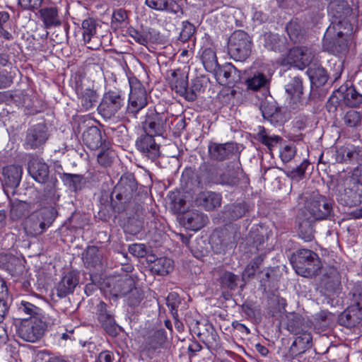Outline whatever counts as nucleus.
<instances>
[{
  "instance_id": "9d476101",
  "label": "nucleus",
  "mask_w": 362,
  "mask_h": 362,
  "mask_svg": "<svg viewBox=\"0 0 362 362\" xmlns=\"http://www.w3.org/2000/svg\"><path fill=\"white\" fill-rule=\"evenodd\" d=\"M211 177L214 183L234 187L240 182L242 171L237 163H230L225 168L215 167L210 170Z\"/></svg>"
},
{
  "instance_id": "13d9d810",
  "label": "nucleus",
  "mask_w": 362,
  "mask_h": 362,
  "mask_svg": "<svg viewBox=\"0 0 362 362\" xmlns=\"http://www.w3.org/2000/svg\"><path fill=\"white\" fill-rule=\"evenodd\" d=\"M18 69L11 68L10 71L3 70L0 71V88L9 87L13 83V79Z\"/></svg>"
},
{
  "instance_id": "e433bc0d",
  "label": "nucleus",
  "mask_w": 362,
  "mask_h": 362,
  "mask_svg": "<svg viewBox=\"0 0 362 362\" xmlns=\"http://www.w3.org/2000/svg\"><path fill=\"white\" fill-rule=\"evenodd\" d=\"M264 47L274 52H282L286 48L285 40L278 35L267 33L264 35Z\"/></svg>"
},
{
  "instance_id": "69168bd1",
  "label": "nucleus",
  "mask_w": 362,
  "mask_h": 362,
  "mask_svg": "<svg viewBox=\"0 0 362 362\" xmlns=\"http://www.w3.org/2000/svg\"><path fill=\"white\" fill-rule=\"evenodd\" d=\"M127 34L131 37L135 42L140 45H146L148 42L147 35L139 30L129 28L127 30Z\"/></svg>"
},
{
  "instance_id": "8fccbe9b",
  "label": "nucleus",
  "mask_w": 362,
  "mask_h": 362,
  "mask_svg": "<svg viewBox=\"0 0 362 362\" xmlns=\"http://www.w3.org/2000/svg\"><path fill=\"white\" fill-rule=\"evenodd\" d=\"M239 276L230 272H224L220 277V284L222 287L230 290H235L238 287Z\"/></svg>"
},
{
  "instance_id": "603ef678",
  "label": "nucleus",
  "mask_w": 362,
  "mask_h": 362,
  "mask_svg": "<svg viewBox=\"0 0 362 362\" xmlns=\"http://www.w3.org/2000/svg\"><path fill=\"white\" fill-rule=\"evenodd\" d=\"M127 295V303L132 307L138 306L144 298L143 291L140 288L135 287L134 285L133 288H131V291H128Z\"/></svg>"
},
{
  "instance_id": "0e129e2a",
  "label": "nucleus",
  "mask_w": 362,
  "mask_h": 362,
  "mask_svg": "<svg viewBox=\"0 0 362 362\" xmlns=\"http://www.w3.org/2000/svg\"><path fill=\"white\" fill-rule=\"evenodd\" d=\"M195 28L189 21L182 22V28L180 34V40L182 42L187 41L194 33Z\"/></svg>"
},
{
  "instance_id": "09e8293b",
  "label": "nucleus",
  "mask_w": 362,
  "mask_h": 362,
  "mask_svg": "<svg viewBox=\"0 0 362 362\" xmlns=\"http://www.w3.org/2000/svg\"><path fill=\"white\" fill-rule=\"evenodd\" d=\"M286 91L292 98H299L303 93L302 79L298 76L293 77L291 81L286 85Z\"/></svg>"
},
{
  "instance_id": "3c124183",
  "label": "nucleus",
  "mask_w": 362,
  "mask_h": 362,
  "mask_svg": "<svg viewBox=\"0 0 362 362\" xmlns=\"http://www.w3.org/2000/svg\"><path fill=\"white\" fill-rule=\"evenodd\" d=\"M247 211L244 202L233 204L227 209V215L231 220H236L242 217Z\"/></svg>"
},
{
  "instance_id": "864d4df0",
  "label": "nucleus",
  "mask_w": 362,
  "mask_h": 362,
  "mask_svg": "<svg viewBox=\"0 0 362 362\" xmlns=\"http://www.w3.org/2000/svg\"><path fill=\"white\" fill-rule=\"evenodd\" d=\"M101 148L102 151L98 155V161L103 166H108L112 163L113 159V153L109 150V143H106L104 140Z\"/></svg>"
},
{
  "instance_id": "1a4fd4ad",
  "label": "nucleus",
  "mask_w": 362,
  "mask_h": 362,
  "mask_svg": "<svg viewBox=\"0 0 362 362\" xmlns=\"http://www.w3.org/2000/svg\"><path fill=\"white\" fill-rule=\"evenodd\" d=\"M45 327V323L39 317H33L23 320L16 332L24 341L34 343L42 337Z\"/></svg>"
},
{
  "instance_id": "37998d69",
  "label": "nucleus",
  "mask_w": 362,
  "mask_h": 362,
  "mask_svg": "<svg viewBox=\"0 0 362 362\" xmlns=\"http://www.w3.org/2000/svg\"><path fill=\"white\" fill-rule=\"evenodd\" d=\"M342 121L347 127L357 129L362 123V112L350 110L344 114Z\"/></svg>"
},
{
  "instance_id": "7ed1b4c3",
  "label": "nucleus",
  "mask_w": 362,
  "mask_h": 362,
  "mask_svg": "<svg viewBox=\"0 0 362 362\" xmlns=\"http://www.w3.org/2000/svg\"><path fill=\"white\" fill-rule=\"evenodd\" d=\"M296 272L304 277H313L318 274L322 267L317 255L308 249L298 250L291 259Z\"/></svg>"
},
{
  "instance_id": "774afa93",
  "label": "nucleus",
  "mask_w": 362,
  "mask_h": 362,
  "mask_svg": "<svg viewBox=\"0 0 362 362\" xmlns=\"http://www.w3.org/2000/svg\"><path fill=\"white\" fill-rule=\"evenodd\" d=\"M129 252L135 257H143L146 255V247L144 244H132L129 246Z\"/></svg>"
},
{
  "instance_id": "49530a36",
  "label": "nucleus",
  "mask_w": 362,
  "mask_h": 362,
  "mask_svg": "<svg viewBox=\"0 0 362 362\" xmlns=\"http://www.w3.org/2000/svg\"><path fill=\"white\" fill-rule=\"evenodd\" d=\"M8 296V289L4 280L0 279V322H2L8 313L9 305L5 299Z\"/></svg>"
},
{
  "instance_id": "4d7b16f0",
  "label": "nucleus",
  "mask_w": 362,
  "mask_h": 362,
  "mask_svg": "<svg viewBox=\"0 0 362 362\" xmlns=\"http://www.w3.org/2000/svg\"><path fill=\"white\" fill-rule=\"evenodd\" d=\"M309 165L308 160H304L298 167L288 170L286 175L288 177L292 180H299L303 179L305 175V172Z\"/></svg>"
},
{
  "instance_id": "f03ea898",
  "label": "nucleus",
  "mask_w": 362,
  "mask_h": 362,
  "mask_svg": "<svg viewBox=\"0 0 362 362\" xmlns=\"http://www.w3.org/2000/svg\"><path fill=\"white\" fill-rule=\"evenodd\" d=\"M328 14L332 22L327 28V36L333 35L336 29H344L345 33L353 30L351 22L355 16L352 8L346 0H332L328 6Z\"/></svg>"
},
{
  "instance_id": "052dcab7",
  "label": "nucleus",
  "mask_w": 362,
  "mask_h": 362,
  "mask_svg": "<svg viewBox=\"0 0 362 362\" xmlns=\"http://www.w3.org/2000/svg\"><path fill=\"white\" fill-rule=\"evenodd\" d=\"M26 213V204L25 202L13 203L11 205L10 216L13 220H18Z\"/></svg>"
},
{
  "instance_id": "c03bdc74",
  "label": "nucleus",
  "mask_w": 362,
  "mask_h": 362,
  "mask_svg": "<svg viewBox=\"0 0 362 362\" xmlns=\"http://www.w3.org/2000/svg\"><path fill=\"white\" fill-rule=\"evenodd\" d=\"M264 259V255H263L255 257L245 268L242 274L243 281H245L246 279L253 277Z\"/></svg>"
},
{
  "instance_id": "2f4dec72",
  "label": "nucleus",
  "mask_w": 362,
  "mask_h": 362,
  "mask_svg": "<svg viewBox=\"0 0 362 362\" xmlns=\"http://www.w3.org/2000/svg\"><path fill=\"white\" fill-rule=\"evenodd\" d=\"M23 169L20 165H10L3 168L6 184L11 187H17L21 180Z\"/></svg>"
},
{
  "instance_id": "5fc2aeb1",
  "label": "nucleus",
  "mask_w": 362,
  "mask_h": 362,
  "mask_svg": "<svg viewBox=\"0 0 362 362\" xmlns=\"http://www.w3.org/2000/svg\"><path fill=\"white\" fill-rule=\"evenodd\" d=\"M303 319L300 315H294L293 318L288 320L287 327L288 330L295 335L305 331Z\"/></svg>"
},
{
  "instance_id": "4c0bfd02",
  "label": "nucleus",
  "mask_w": 362,
  "mask_h": 362,
  "mask_svg": "<svg viewBox=\"0 0 362 362\" xmlns=\"http://www.w3.org/2000/svg\"><path fill=\"white\" fill-rule=\"evenodd\" d=\"M40 13L46 28L57 26L61 24L56 7L42 8L40 10Z\"/></svg>"
},
{
  "instance_id": "c756f323",
  "label": "nucleus",
  "mask_w": 362,
  "mask_h": 362,
  "mask_svg": "<svg viewBox=\"0 0 362 362\" xmlns=\"http://www.w3.org/2000/svg\"><path fill=\"white\" fill-rule=\"evenodd\" d=\"M83 144L91 150H96L103 146L100 130L95 126L88 127L82 135Z\"/></svg>"
},
{
  "instance_id": "6ab92c4d",
  "label": "nucleus",
  "mask_w": 362,
  "mask_h": 362,
  "mask_svg": "<svg viewBox=\"0 0 362 362\" xmlns=\"http://www.w3.org/2000/svg\"><path fill=\"white\" fill-rule=\"evenodd\" d=\"M154 136L144 134L136 142L137 149L148 159L153 161L160 155V146L156 144Z\"/></svg>"
},
{
  "instance_id": "cd10ccee",
  "label": "nucleus",
  "mask_w": 362,
  "mask_h": 362,
  "mask_svg": "<svg viewBox=\"0 0 362 362\" xmlns=\"http://www.w3.org/2000/svg\"><path fill=\"white\" fill-rule=\"evenodd\" d=\"M341 284L340 274L334 267H327L323 269V273L320 277V285L327 291H334Z\"/></svg>"
},
{
  "instance_id": "6e6552de",
  "label": "nucleus",
  "mask_w": 362,
  "mask_h": 362,
  "mask_svg": "<svg viewBox=\"0 0 362 362\" xmlns=\"http://www.w3.org/2000/svg\"><path fill=\"white\" fill-rule=\"evenodd\" d=\"M337 200L344 206H358L362 202V186L353 179L346 180L337 189Z\"/></svg>"
},
{
  "instance_id": "393cba45",
  "label": "nucleus",
  "mask_w": 362,
  "mask_h": 362,
  "mask_svg": "<svg viewBox=\"0 0 362 362\" xmlns=\"http://www.w3.org/2000/svg\"><path fill=\"white\" fill-rule=\"evenodd\" d=\"M211 158L216 160H223L229 158L236 150V144L233 142L217 144L211 142L208 146Z\"/></svg>"
},
{
  "instance_id": "a19ab883",
  "label": "nucleus",
  "mask_w": 362,
  "mask_h": 362,
  "mask_svg": "<svg viewBox=\"0 0 362 362\" xmlns=\"http://www.w3.org/2000/svg\"><path fill=\"white\" fill-rule=\"evenodd\" d=\"M101 254L96 246H89L83 255V262L87 267H95L101 262Z\"/></svg>"
},
{
  "instance_id": "e2e57ef3",
  "label": "nucleus",
  "mask_w": 362,
  "mask_h": 362,
  "mask_svg": "<svg viewBox=\"0 0 362 362\" xmlns=\"http://www.w3.org/2000/svg\"><path fill=\"white\" fill-rule=\"evenodd\" d=\"M127 20V12L122 8L117 9L112 14V25L115 28L121 27L123 24L126 23Z\"/></svg>"
},
{
  "instance_id": "7c9ffc66",
  "label": "nucleus",
  "mask_w": 362,
  "mask_h": 362,
  "mask_svg": "<svg viewBox=\"0 0 362 362\" xmlns=\"http://www.w3.org/2000/svg\"><path fill=\"white\" fill-rule=\"evenodd\" d=\"M198 206H202L207 211H211L220 206L221 196L212 192H202L195 199Z\"/></svg>"
},
{
  "instance_id": "72a5a7b5",
  "label": "nucleus",
  "mask_w": 362,
  "mask_h": 362,
  "mask_svg": "<svg viewBox=\"0 0 362 362\" xmlns=\"http://www.w3.org/2000/svg\"><path fill=\"white\" fill-rule=\"evenodd\" d=\"M313 337L310 332L303 331L296 335L291 349L293 353L303 354L305 350L311 348Z\"/></svg>"
},
{
  "instance_id": "bf43d9fd",
  "label": "nucleus",
  "mask_w": 362,
  "mask_h": 362,
  "mask_svg": "<svg viewBox=\"0 0 362 362\" xmlns=\"http://www.w3.org/2000/svg\"><path fill=\"white\" fill-rule=\"evenodd\" d=\"M40 310L38 307L24 300H22L18 306V311L30 315V317H38Z\"/></svg>"
},
{
  "instance_id": "5701e85b",
  "label": "nucleus",
  "mask_w": 362,
  "mask_h": 362,
  "mask_svg": "<svg viewBox=\"0 0 362 362\" xmlns=\"http://www.w3.org/2000/svg\"><path fill=\"white\" fill-rule=\"evenodd\" d=\"M362 322V308L358 305H354L346 308L338 317L340 325L346 327H354Z\"/></svg>"
},
{
  "instance_id": "f257e3e1",
  "label": "nucleus",
  "mask_w": 362,
  "mask_h": 362,
  "mask_svg": "<svg viewBox=\"0 0 362 362\" xmlns=\"http://www.w3.org/2000/svg\"><path fill=\"white\" fill-rule=\"evenodd\" d=\"M137 182L132 173L122 175L111 193V206L117 213L125 211L136 194Z\"/></svg>"
},
{
  "instance_id": "b1692460",
  "label": "nucleus",
  "mask_w": 362,
  "mask_h": 362,
  "mask_svg": "<svg viewBox=\"0 0 362 362\" xmlns=\"http://www.w3.org/2000/svg\"><path fill=\"white\" fill-rule=\"evenodd\" d=\"M78 282L79 275L78 272L70 271L67 272L57 286V296L62 298L72 293Z\"/></svg>"
},
{
  "instance_id": "20e7f679",
  "label": "nucleus",
  "mask_w": 362,
  "mask_h": 362,
  "mask_svg": "<svg viewBox=\"0 0 362 362\" xmlns=\"http://www.w3.org/2000/svg\"><path fill=\"white\" fill-rule=\"evenodd\" d=\"M57 211L54 207H46L32 214L24 221V230L28 235L37 236L51 226L57 216Z\"/></svg>"
},
{
  "instance_id": "6e6d98bb",
  "label": "nucleus",
  "mask_w": 362,
  "mask_h": 362,
  "mask_svg": "<svg viewBox=\"0 0 362 362\" xmlns=\"http://www.w3.org/2000/svg\"><path fill=\"white\" fill-rule=\"evenodd\" d=\"M83 36L86 42H89L92 36L96 33V23L93 18H88L83 21Z\"/></svg>"
},
{
  "instance_id": "c9c22d12",
  "label": "nucleus",
  "mask_w": 362,
  "mask_h": 362,
  "mask_svg": "<svg viewBox=\"0 0 362 362\" xmlns=\"http://www.w3.org/2000/svg\"><path fill=\"white\" fill-rule=\"evenodd\" d=\"M61 179L72 192L81 190L86 183L83 175L79 174L63 173L61 175Z\"/></svg>"
},
{
  "instance_id": "a18cd8bd",
  "label": "nucleus",
  "mask_w": 362,
  "mask_h": 362,
  "mask_svg": "<svg viewBox=\"0 0 362 362\" xmlns=\"http://www.w3.org/2000/svg\"><path fill=\"white\" fill-rule=\"evenodd\" d=\"M279 107L276 101L272 98L266 99L262 102L260 110L264 119H270L278 112Z\"/></svg>"
},
{
  "instance_id": "58836bf2",
  "label": "nucleus",
  "mask_w": 362,
  "mask_h": 362,
  "mask_svg": "<svg viewBox=\"0 0 362 362\" xmlns=\"http://www.w3.org/2000/svg\"><path fill=\"white\" fill-rule=\"evenodd\" d=\"M270 82V78L261 72H256L252 76L246 80V84L249 89L257 90L261 88L267 87Z\"/></svg>"
},
{
  "instance_id": "4468645a",
  "label": "nucleus",
  "mask_w": 362,
  "mask_h": 362,
  "mask_svg": "<svg viewBox=\"0 0 362 362\" xmlns=\"http://www.w3.org/2000/svg\"><path fill=\"white\" fill-rule=\"evenodd\" d=\"M341 102L346 106L358 107L362 104V94L358 93L354 86H341L333 92L328 100V104L333 105L336 109Z\"/></svg>"
},
{
  "instance_id": "412c9836",
  "label": "nucleus",
  "mask_w": 362,
  "mask_h": 362,
  "mask_svg": "<svg viewBox=\"0 0 362 362\" xmlns=\"http://www.w3.org/2000/svg\"><path fill=\"white\" fill-rule=\"evenodd\" d=\"M220 83L228 86L234 85L240 81V72L231 64L218 66L214 72Z\"/></svg>"
},
{
  "instance_id": "f8f14e48",
  "label": "nucleus",
  "mask_w": 362,
  "mask_h": 362,
  "mask_svg": "<svg viewBox=\"0 0 362 362\" xmlns=\"http://www.w3.org/2000/svg\"><path fill=\"white\" fill-rule=\"evenodd\" d=\"M352 31L344 32V29H336L333 35L327 36V29L323 40V47L325 50L335 55L346 54L349 50L348 37Z\"/></svg>"
},
{
  "instance_id": "de8ad7c7",
  "label": "nucleus",
  "mask_w": 362,
  "mask_h": 362,
  "mask_svg": "<svg viewBox=\"0 0 362 362\" xmlns=\"http://www.w3.org/2000/svg\"><path fill=\"white\" fill-rule=\"evenodd\" d=\"M257 139L262 144L267 146L270 150H272V148L281 140V138L279 136L269 135L267 133L266 129L262 127H259V131L257 134Z\"/></svg>"
},
{
  "instance_id": "423d86ee",
  "label": "nucleus",
  "mask_w": 362,
  "mask_h": 362,
  "mask_svg": "<svg viewBox=\"0 0 362 362\" xmlns=\"http://www.w3.org/2000/svg\"><path fill=\"white\" fill-rule=\"evenodd\" d=\"M129 86L130 93L126 115L136 119L139 112L148 103L147 93L143 84L136 78L129 79Z\"/></svg>"
},
{
  "instance_id": "338daca9",
  "label": "nucleus",
  "mask_w": 362,
  "mask_h": 362,
  "mask_svg": "<svg viewBox=\"0 0 362 362\" xmlns=\"http://www.w3.org/2000/svg\"><path fill=\"white\" fill-rule=\"evenodd\" d=\"M296 153V147L287 145L280 152V157L283 162L288 163L292 160Z\"/></svg>"
},
{
  "instance_id": "39448f33",
  "label": "nucleus",
  "mask_w": 362,
  "mask_h": 362,
  "mask_svg": "<svg viewBox=\"0 0 362 362\" xmlns=\"http://www.w3.org/2000/svg\"><path fill=\"white\" fill-rule=\"evenodd\" d=\"M302 213L314 221L330 219L334 215L333 202L325 196L313 195L305 200Z\"/></svg>"
},
{
  "instance_id": "4be33fe9",
  "label": "nucleus",
  "mask_w": 362,
  "mask_h": 362,
  "mask_svg": "<svg viewBox=\"0 0 362 362\" xmlns=\"http://www.w3.org/2000/svg\"><path fill=\"white\" fill-rule=\"evenodd\" d=\"M197 336L199 339L211 350L219 347V337L214 326L206 322L198 327Z\"/></svg>"
},
{
  "instance_id": "473e14b6",
  "label": "nucleus",
  "mask_w": 362,
  "mask_h": 362,
  "mask_svg": "<svg viewBox=\"0 0 362 362\" xmlns=\"http://www.w3.org/2000/svg\"><path fill=\"white\" fill-rule=\"evenodd\" d=\"M313 85L319 87L323 86L328 79L326 70L318 64H312L306 71Z\"/></svg>"
},
{
  "instance_id": "f704fd0d",
  "label": "nucleus",
  "mask_w": 362,
  "mask_h": 362,
  "mask_svg": "<svg viewBox=\"0 0 362 362\" xmlns=\"http://www.w3.org/2000/svg\"><path fill=\"white\" fill-rule=\"evenodd\" d=\"M78 98L81 110L88 111L96 106L98 95L95 90L86 88L81 93Z\"/></svg>"
},
{
  "instance_id": "bb28decb",
  "label": "nucleus",
  "mask_w": 362,
  "mask_h": 362,
  "mask_svg": "<svg viewBox=\"0 0 362 362\" xmlns=\"http://www.w3.org/2000/svg\"><path fill=\"white\" fill-rule=\"evenodd\" d=\"M167 80L173 90L177 94L186 93L188 86L187 76L180 69L170 70L167 72Z\"/></svg>"
},
{
  "instance_id": "a211bd4d",
  "label": "nucleus",
  "mask_w": 362,
  "mask_h": 362,
  "mask_svg": "<svg viewBox=\"0 0 362 362\" xmlns=\"http://www.w3.org/2000/svg\"><path fill=\"white\" fill-rule=\"evenodd\" d=\"M208 217L202 212L192 209L183 213L180 222L188 230L197 231L203 228L208 222Z\"/></svg>"
},
{
  "instance_id": "aec40b11",
  "label": "nucleus",
  "mask_w": 362,
  "mask_h": 362,
  "mask_svg": "<svg viewBox=\"0 0 362 362\" xmlns=\"http://www.w3.org/2000/svg\"><path fill=\"white\" fill-rule=\"evenodd\" d=\"M96 315L98 322L103 328L110 335L114 336L117 334V324L114 316L107 310V305L100 301L96 306Z\"/></svg>"
},
{
  "instance_id": "c85d7f7f",
  "label": "nucleus",
  "mask_w": 362,
  "mask_h": 362,
  "mask_svg": "<svg viewBox=\"0 0 362 362\" xmlns=\"http://www.w3.org/2000/svg\"><path fill=\"white\" fill-rule=\"evenodd\" d=\"M315 221L308 216V214H301L298 216V235L305 242H310L314 239Z\"/></svg>"
},
{
  "instance_id": "9b49d317",
  "label": "nucleus",
  "mask_w": 362,
  "mask_h": 362,
  "mask_svg": "<svg viewBox=\"0 0 362 362\" xmlns=\"http://www.w3.org/2000/svg\"><path fill=\"white\" fill-rule=\"evenodd\" d=\"M124 104V97L120 90H109L103 95L98 107L99 113L105 118L114 117Z\"/></svg>"
},
{
  "instance_id": "79ce46f5",
  "label": "nucleus",
  "mask_w": 362,
  "mask_h": 362,
  "mask_svg": "<svg viewBox=\"0 0 362 362\" xmlns=\"http://www.w3.org/2000/svg\"><path fill=\"white\" fill-rule=\"evenodd\" d=\"M202 61L206 70L214 72L218 67L216 52L211 48L205 49L202 54Z\"/></svg>"
},
{
  "instance_id": "a878e982",
  "label": "nucleus",
  "mask_w": 362,
  "mask_h": 362,
  "mask_svg": "<svg viewBox=\"0 0 362 362\" xmlns=\"http://www.w3.org/2000/svg\"><path fill=\"white\" fill-rule=\"evenodd\" d=\"M28 170L30 175L40 183H45L48 179L49 168L42 159L32 158L28 163Z\"/></svg>"
},
{
  "instance_id": "ddd939ff",
  "label": "nucleus",
  "mask_w": 362,
  "mask_h": 362,
  "mask_svg": "<svg viewBox=\"0 0 362 362\" xmlns=\"http://www.w3.org/2000/svg\"><path fill=\"white\" fill-rule=\"evenodd\" d=\"M134 281L129 274L109 276L103 281V289L113 297L127 296L134 286Z\"/></svg>"
},
{
  "instance_id": "f3484780",
  "label": "nucleus",
  "mask_w": 362,
  "mask_h": 362,
  "mask_svg": "<svg viewBox=\"0 0 362 362\" xmlns=\"http://www.w3.org/2000/svg\"><path fill=\"white\" fill-rule=\"evenodd\" d=\"M49 135L48 128L45 123H39L30 127L26 132L25 139V148L35 149L43 146Z\"/></svg>"
},
{
  "instance_id": "dca6fc26",
  "label": "nucleus",
  "mask_w": 362,
  "mask_h": 362,
  "mask_svg": "<svg viewBox=\"0 0 362 362\" xmlns=\"http://www.w3.org/2000/svg\"><path fill=\"white\" fill-rule=\"evenodd\" d=\"M315 56V52L310 46H296L290 49L287 54V62L298 69L303 70L309 66Z\"/></svg>"
},
{
  "instance_id": "0eeeda50",
  "label": "nucleus",
  "mask_w": 362,
  "mask_h": 362,
  "mask_svg": "<svg viewBox=\"0 0 362 362\" xmlns=\"http://www.w3.org/2000/svg\"><path fill=\"white\" fill-rule=\"evenodd\" d=\"M252 41L250 36L243 30L235 31L229 37L228 53L236 61H245L251 53Z\"/></svg>"
},
{
  "instance_id": "2eb2a0df",
  "label": "nucleus",
  "mask_w": 362,
  "mask_h": 362,
  "mask_svg": "<svg viewBox=\"0 0 362 362\" xmlns=\"http://www.w3.org/2000/svg\"><path fill=\"white\" fill-rule=\"evenodd\" d=\"M168 115L157 112L155 110H148L145 120L142 122L145 134L152 136H162L165 132Z\"/></svg>"
},
{
  "instance_id": "ea45409f",
  "label": "nucleus",
  "mask_w": 362,
  "mask_h": 362,
  "mask_svg": "<svg viewBox=\"0 0 362 362\" xmlns=\"http://www.w3.org/2000/svg\"><path fill=\"white\" fill-rule=\"evenodd\" d=\"M173 269V261L167 257L157 259L151 267V271L156 274L164 276L169 274Z\"/></svg>"
},
{
  "instance_id": "680f3d73",
  "label": "nucleus",
  "mask_w": 362,
  "mask_h": 362,
  "mask_svg": "<svg viewBox=\"0 0 362 362\" xmlns=\"http://www.w3.org/2000/svg\"><path fill=\"white\" fill-rule=\"evenodd\" d=\"M250 236L252 239V244L256 247L257 250H262L264 248V244L268 239L267 236L265 237V235L257 229L256 230L251 231Z\"/></svg>"
}]
</instances>
